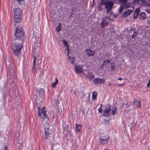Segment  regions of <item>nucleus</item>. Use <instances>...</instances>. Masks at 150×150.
<instances>
[{"instance_id": "obj_1", "label": "nucleus", "mask_w": 150, "mask_h": 150, "mask_svg": "<svg viewBox=\"0 0 150 150\" xmlns=\"http://www.w3.org/2000/svg\"><path fill=\"white\" fill-rule=\"evenodd\" d=\"M105 109L103 113V115L105 117H108L110 114V111L111 110V114L114 115L116 111L115 107L113 106L111 109V106L110 105H107L105 106Z\"/></svg>"}, {"instance_id": "obj_2", "label": "nucleus", "mask_w": 150, "mask_h": 150, "mask_svg": "<svg viewBox=\"0 0 150 150\" xmlns=\"http://www.w3.org/2000/svg\"><path fill=\"white\" fill-rule=\"evenodd\" d=\"M100 4L101 5H105V8L106 9V13H108L112 8L113 3L109 0H102L100 2Z\"/></svg>"}, {"instance_id": "obj_3", "label": "nucleus", "mask_w": 150, "mask_h": 150, "mask_svg": "<svg viewBox=\"0 0 150 150\" xmlns=\"http://www.w3.org/2000/svg\"><path fill=\"white\" fill-rule=\"evenodd\" d=\"M22 47V45L21 43L15 42L12 44V47L15 55H18Z\"/></svg>"}, {"instance_id": "obj_4", "label": "nucleus", "mask_w": 150, "mask_h": 150, "mask_svg": "<svg viewBox=\"0 0 150 150\" xmlns=\"http://www.w3.org/2000/svg\"><path fill=\"white\" fill-rule=\"evenodd\" d=\"M15 35L18 38H22L24 36L23 29L17 26L15 31Z\"/></svg>"}, {"instance_id": "obj_5", "label": "nucleus", "mask_w": 150, "mask_h": 150, "mask_svg": "<svg viewBox=\"0 0 150 150\" xmlns=\"http://www.w3.org/2000/svg\"><path fill=\"white\" fill-rule=\"evenodd\" d=\"M33 34L36 38L35 41L34 43V45L38 47L40 45V42L41 40L40 35L39 33L36 34V32L34 33Z\"/></svg>"}, {"instance_id": "obj_6", "label": "nucleus", "mask_w": 150, "mask_h": 150, "mask_svg": "<svg viewBox=\"0 0 150 150\" xmlns=\"http://www.w3.org/2000/svg\"><path fill=\"white\" fill-rule=\"evenodd\" d=\"M109 19H110V18L107 17H105L102 19V22L100 23V25L102 29L104 28L105 25L106 26L108 24Z\"/></svg>"}, {"instance_id": "obj_7", "label": "nucleus", "mask_w": 150, "mask_h": 150, "mask_svg": "<svg viewBox=\"0 0 150 150\" xmlns=\"http://www.w3.org/2000/svg\"><path fill=\"white\" fill-rule=\"evenodd\" d=\"M93 81L95 84H103L105 82V80L104 79H100L99 78H94Z\"/></svg>"}, {"instance_id": "obj_8", "label": "nucleus", "mask_w": 150, "mask_h": 150, "mask_svg": "<svg viewBox=\"0 0 150 150\" xmlns=\"http://www.w3.org/2000/svg\"><path fill=\"white\" fill-rule=\"evenodd\" d=\"M14 16L16 15L18 16H22V13L21 9L19 8H17L14 10Z\"/></svg>"}, {"instance_id": "obj_9", "label": "nucleus", "mask_w": 150, "mask_h": 150, "mask_svg": "<svg viewBox=\"0 0 150 150\" xmlns=\"http://www.w3.org/2000/svg\"><path fill=\"white\" fill-rule=\"evenodd\" d=\"M67 50L68 52L67 56V58L69 62L71 64H74V62L76 61V58H74V57H73L71 58V57L69 55V50L68 49Z\"/></svg>"}, {"instance_id": "obj_10", "label": "nucleus", "mask_w": 150, "mask_h": 150, "mask_svg": "<svg viewBox=\"0 0 150 150\" xmlns=\"http://www.w3.org/2000/svg\"><path fill=\"white\" fill-rule=\"evenodd\" d=\"M21 16H14V21L15 22L16 26L17 25V23H18L21 21Z\"/></svg>"}, {"instance_id": "obj_11", "label": "nucleus", "mask_w": 150, "mask_h": 150, "mask_svg": "<svg viewBox=\"0 0 150 150\" xmlns=\"http://www.w3.org/2000/svg\"><path fill=\"white\" fill-rule=\"evenodd\" d=\"M109 138V136L108 135L103 134L102 136L100 137V140H101V142H102L103 141H105V143H107L106 141H108Z\"/></svg>"}, {"instance_id": "obj_12", "label": "nucleus", "mask_w": 150, "mask_h": 150, "mask_svg": "<svg viewBox=\"0 0 150 150\" xmlns=\"http://www.w3.org/2000/svg\"><path fill=\"white\" fill-rule=\"evenodd\" d=\"M83 69L79 65L76 66L75 68V72L78 74H81L82 72Z\"/></svg>"}, {"instance_id": "obj_13", "label": "nucleus", "mask_w": 150, "mask_h": 150, "mask_svg": "<svg viewBox=\"0 0 150 150\" xmlns=\"http://www.w3.org/2000/svg\"><path fill=\"white\" fill-rule=\"evenodd\" d=\"M85 52L86 54L88 56L93 55L95 54L94 51H92L91 50L88 49H86Z\"/></svg>"}, {"instance_id": "obj_14", "label": "nucleus", "mask_w": 150, "mask_h": 150, "mask_svg": "<svg viewBox=\"0 0 150 150\" xmlns=\"http://www.w3.org/2000/svg\"><path fill=\"white\" fill-rule=\"evenodd\" d=\"M146 17V15L144 12L141 13L139 15V18L140 20H144Z\"/></svg>"}, {"instance_id": "obj_15", "label": "nucleus", "mask_w": 150, "mask_h": 150, "mask_svg": "<svg viewBox=\"0 0 150 150\" xmlns=\"http://www.w3.org/2000/svg\"><path fill=\"white\" fill-rule=\"evenodd\" d=\"M132 10H128L125 11L123 14V17H127L129 16L131 13L132 12Z\"/></svg>"}, {"instance_id": "obj_16", "label": "nucleus", "mask_w": 150, "mask_h": 150, "mask_svg": "<svg viewBox=\"0 0 150 150\" xmlns=\"http://www.w3.org/2000/svg\"><path fill=\"white\" fill-rule=\"evenodd\" d=\"M34 59H33V68H32V71L34 73H35L36 72V70H35V61L36 59V57L35 55H34Z\"/></svg>"}, {"instance_id": "obj_17", "label": "nucleus", "mask_w": 150, "mask_h": 150, "mask_svg": "<svg viewBox=\"0 0 150 150\" xmlns=\"http://www.w3.org/2000/svg\"><path fill=\"white\" fill-rule=\"evenodd\" d=\"M33 52L36 55L39 56L40 54L39 48H38V49L36 48H34Z\"/></svg>"}, {"instance_id": "obj_18", "label": "nucleus", "mask_w": 150, "mask_h": 150, "mask_svg": "<svg viewBox=\"0 0 150 150\" xmlns=\"http://www.w3.org/2000/svg\"><path fill=\"white\" fill-rule=\"evenodd\" d=\"M55 82H53L51 85L52 87L53 88H54L56 86L58 82V80L57 77H55Z\"/></svg>"}, {"instance_id": "obj_19", "label": "nucleus", "mask_w": 150, "mask_h": 150, "mask_svg": "<svg viewBox=\"0 0 150 150\" xmlns=\"http://www.w3.org/2000/svg\"><path fill=\"white\" fill-rule=\"evenodd\" d=\"M141 101L135 100L133 102V104L136 105L137 107H139L140 106Z\"/></svg>"}, {"instance_id": "obj_20", "label": "nucleus", "mask_w": 150, "mask_h": 150, "mask_svg": "<svg viewBox=\"0 0 150 150\" xmlns=\"http://www.w3.org/2000/svg\"><path fill=\"white\" fill-rule=\"evenodd\" d=\"M50 127L49 124L47 122H46L44 125L45 130L49 131Z\"/></svg>"}, {"instance_id": "obj_21", "label": "nucleus", "mask_w": 150, "mask_h": 150, "mask_svg": "<svg viewBox=\"0 0 150 150\" xmlns=\"http://www.w3.org/2000/svg\"><path fill=\"white\" fill-rule=\"evenodd\" d=\"M139 11V10H138L137 11V10H136L135 11L133 15V19H135L137 18L138 16Z\"/></svg>"}, {"instance_id": "obj_22", "label": "nucleus", "mask_w": 150, "mask_h": 150, "mask_svg": "<svg viewBox=\"0 0 150 150\" xmlns=\"http://www.w3.org/2000/svg\"><path fill=\"white\" fill-rule=\"evenodd\" d=\"M61 26L62 25L61 23H59L58 26L56 28V31L57 32H58L62 30Z\"/></svg>"}, {"instance_id": "obj_23", "label": "nucleus", "mask_w": 150, "mask_h": 150, "mask_svg": "<svg viewBox=\"0 0 150 150\" xmlns=\"http://www.w3.org/2000/svg\"><path fill=\"white\" fill-rule=\"evenodd\" d=\"M40 94V97H42L45 95V92L44 90L43 89H41L39 92Z\"/></svg>"}, {"instance_id": "obj_24", "label": "nucleus", "mask_w": 150, "mask_h": 150, "mask_svg": "<svg viewBox=\"0 0 150 150\" xmlns=\"http://www.w3.org/2000/svg\"><path fill=\"white\" fill-rule=\"evenodd\" d=\"M76 130L78 131H79L81 128V125H79L78 124L76 125Z\"/></svg>"}, {"instance_id": "obj_25", "label": "nucleus", "mask_w": 150, "mask_h": 150, "mask_svg": "<svg viewBox=\"0 0 150 150\" xmlns=\"http://www.w3.org/2000/svg\"><path fill=\"white\" fill-rule=\"evenodd\" d=\"M44 132L45 133V139H47L49 137V131L47 130H44Z\"/></svg>"}, {"instance_id": "obj_26", "label": "nucleus", "mask_w": 150, "mask_h": 150, "mask_svg": "<svg viewBox=\"0 0 150 150\" xmlns=\"http://www.w3.org/2000/svg\"><path fill=\"white\" fill-rule=\"evenodd\" d=\"M97 93L96 92H94L92 93V97L94 99H95L97 98Z\"/></svg>"}, {"instance_id": "obj_27", "label": "nucleus", "mask_w": 150, "mask_h": 150, "mask_svg": "<svg viewBox=\"0 0 150 150\" xmlns=\"http://www.w3.org/2000/svg\"><path fill=\"white\" fill-rule=\"evenodd\" d=\"M45 107H44L43 109L41 110V111H42V113L43 115L45 117H46V113L45 112Z\"/></svg>"}, {"instance_id": "obj_28", "label": "nucleus", "mask_w": 150, "mask_h": 150, "mask_svg": "<svg viewBox=\"0 0 150 150\" xmlns=\"http://www.w3.org/2000/svg\"><path fill=\"white\" fill-rule=\"evenodd\" d=\"M124 8V7L123 6H122V5H120L119 10V13H121L122 12Z\"/></svg>"}, {"instance_id": "obj_29", "label": "nucleus", "mask_w": 150, "mask_h": 150, "mask_svg": "<svg viewBox=\"0 0 150 150\" xmlns=\"http://www.w3.org/2000/svg\"><path fill=\"white\" fill-rule=\"evenodd\" d=\"M100 144L103 145H105L106 144H108V141H106L107 143H105V141H102V142H101V140H100Z\"/></svg>"}, {"instance_id": "obj_30", "label": "nucleus", "mask_w": 150, "mask_h": 150, "mask_svg": "<svg viewBox=\"0 0 150 150\" xmlns=\"http://www.w3.org/2000/svg\"><path fill=\"white\" fill-rule=\"evenodd\" d=\"M134 33L132 36V38H134L137 35V32L135 31L134 30H133Z\"/></svg>"}, {"instance_id": "obj_31", "label": "nucleus", "mask_w": 150, "mask_h": 150, "mask_svg": "<svg viewBox=\"0 0 150 150\" xmlns=\"http://www.w3.org/2000/svg\"><path fill=\"white\" fill-rule=\"evenodd\" d=\"M110 62V61L109 60H105L103 61V64L102 65V66L103 65H106Z\"/></svg>"}, {"instance_id": "obj_32", "label": "nucleus", "mask_w": 150, "mask_h": 150, "mask_svg": "<svg viewBox=\"0 0 150 150\" xmlns=\"http://www.w3.org/2000/svg\"><path fill=\"white\" fill-rule=\"evenodd\" d=\"M63 43L65 46L68 47V45L67 42L65 40H62Z\"/></svg>"}, {"instance_id": "obj_33", "label": "nucleus", "mask_w": 150, "mask_h": 150, "mask_svg": "<svg viewBox=\"0 0 150 150\" xmlns=\"http://www.w3.org/2000/svg\"><path fill=\"white\" fill-rule=\"evenodd\" d=\"M125 8H127L130 6V3H127L126 4H125L123 6Z\"/></svg>"}, {"instance_id": "obj_34", "label": "nucleus", "mask_w": 150, "mask_h": 150, "mask_svg": "<svg viewBox=\"0 0 150 150\" xmlns=\"http://www.w3.org/2000/svg\"><path fill=\"white\" fill-rule=\"evenodd\" d=\"M37 108H38V116H41V112H40V107L39 106H37Z\"/></svg>"}, {"instance_id": "obj_35", "label": "nucleus", "mask_w": 150, "mask_h": 150, "mask_svg": "<svg viewBox=\"0 0 150 150\" xmlns=\"http://www.w3.org/2000/svg\"><path fill=\"white\" fill-rule=\"evenodd\" d=\"M17 2L19 4H23L24 3L23 0H16Z\"/></svg>"}, {"instance_id": "obj_36", "label": "nucleus", "mask_w": 150, "mask_h": 150, "mask_svg": "<svg viewBox=\"0 0 150 150\" xmlns=\"http://www.w3.org/2000/svg\"><path fill=\"white\" fill-rule=\"evenodd\" d=\"M127 1V0H119V1L123 4H125Z\"/></svg>"}, {"instance_id": "obj_37", "label": "nucleus", "mask_w": 150, "mask_h": 150, "mask_svg": "<svg viewBox=\"0 0 150 150\" xmlns=\"http://www.w3.org/2000/svg\"><path fill=\"white\" fill-rule=\"evenodd\" d=\"M142 1V3L141 4H144L145 3L146 1L145 0H140V1H139V4L140 3V1Z\"/></svg>"}, {"instance_id": "obj_38", "label": "nucleus", "mask_w": 150, "mask_h": 150, "mask_svg": "<svg viewBox=\"0 0 150 150\" xmlns=\"http://www.w3.org/2000/svg\"><path fill=\"white\" fill-rule=\"evenodd\" d=\"M111 70L112 71H114L115 70V67L114 65L113 64V65H111Z\"/></svg>"}, {"instance_id": "obj_39", "label": "nucleus", "mask_w": 150, "mask_h": 150, "mask_svg": "<svg viewBox=\"0 0 150 150\" xmlns=\"http://www.w3.org/2000/svg\"><path fill=\"white\" fill-rule=\"evenodd\" d=\"M94 77V75L93 74H92L90 76L89 78L91 80H92V79Z\"/></svg>"}, {"instance_id": "obj_40", "label": "nucleus", "mask_w": 150, "mask_h": 150, "mask_svg": "<svg viewBox=\"0 0 150 150\" xmlns=\"http://www.w3.org/2000/svg\"><path fill=\"white\" fill-rule=\"evenodd\" d=\"M59 103V102L58 100H57L55 102V104L57 105V108H58V106H57V105Z\"/></svg>"}, {"instance_id": "obj_41", "label": "nucleus", "mask_w": 150, "mask_h": 150, "mask_svg": "<svg viewBox=\"0 0 150 150\" xmlns=\"http://www.w3.org/2000/svg\"><path fill=\"white\" fill-rule=\"evenodd\" d=\"M98 112L99 113H101L102 112L103 110L102 109V108H99L98 109Z\"/></svg>"}, {"instance_id": "obj_42", "label": "nucleus", "mask_w": 150, "mask_h": 150, "mask_svg": "<svg viewBox=\"0 0 150 150\" xmlns=\"http://www.w3.org/2000/svg\"><path fill=\"white\" fill-rule=\"evenodd\" d=\"M150 86V80H149L148 83L147 84V86L149 87Z\"/></svg>"}, {"instance_id": "obj_43", "label": "nucleus", "mask_w": 150, "mask_h": 150, "mask_svg": "<svg viewBox=\"0 0 150 150\" xmlns=\"http://www.w3.org/2000/svg\"><path fill=\"white\" fill-rule=\"evenodd\" d=\"M4 150H8L7 146L6 145H5L4 146Z\"/></svg>"}, {"instance_id": "obj_44", "label": "nucleus", "mask_w": 150, "mask_h": 150, "mask_svg": "<svg viewBox=\"0 0 150 150\" xmlns=\"http://www.w3.org/2000/svg\"><path fill=\"white\" fill-rule=\"evenodd\" d=\"M146 11L147 12L150 13V9H147Z\"/></svg>"}, {"instance_id": "obj_45", "label": "nucleus", "mask_w": 150, "mask_h": 150, "mask_svg": "<svg viewBox=\"0 0 150 150\" xmlns=\"http://www.w3.org/2000/svg\"><path fill=\"white\" fill-rule=\"evenodd\" d=\"M124 85V84H119L118 85V86H123Z\"/></svg>"}, {"instance_id": "obj_46", "label": "nucleus", "mask_w": 150, "mask_h": 150, "mask_svg": "<svg viewBox=\"0 0 150 150\" xmlns=\"http://www.w3.org/2000/svg\"><path fill=\"white\" fill-rule=\"evenodd\" d=\"M105 120V123H107L108 124H109V122H108V120Z\"/></svg>"}, {"instance_id": "obj_47", "label": "nucleus", "mask_w": 150, "mask_h": 150, "mask_svg": "<svg viewBox=\"0 0 150 150\" xmlns=\"http://www.w3.org/2000/svg\"><path fill=\"white\" fill-rule=\"evenodd\" d=\"M14 4L15 3H14V2H12V6H14Z\"/></svg>"}, {"instance_id": "obj_48", "label": "nucleus", "mask_w": 150, "mask_h": 150, "mask_svg": "<svg viewBox=\"0 0 150 150\" xmlns=\"http://www.w3.org/2000/svg\"><path fill=\"white\" fill-rule=\"evenodd\" d=\"M122 79L121 78H119L118 79V80H121Z\"/></svg>"}, {"instance_id": "obj_49", "label": "nucleus", "mask_w": 150, "mask_h": 150, "mask_svg": "<svg viewBox=\"0 0 150 150\" xmlns=\"http://www.w3.org/2000/svg\"><path fill=\"white\" fill-rule=\"evenodd\" d=\"M102 104H100V108H102Z\"/></svg>"}, {"instance_id": "obj_50", "label": "nucleus", "mask_w": 150, "mask_h": 150, "mask_svg": "<svg viewBox=\"0 0 150 150\" xmlns=\"http://www.w3.org/2000/svg\"><path fill=\"white\" fill-rule=\"evenodd\" d=\"M111 86L110 84V83H109V84L108 85V86Z\"/></svg>"}, {"instance_id": "obj_51", "label": "nucleus", "mask_w": 150, "mask_h": 150, "mask_svg": "<svg viewBox=\"0 0 150 150\" xmlns=\"http://www.w3.org/2000/svg\"><path fill=\"white\" fill-rule=\"evenodd\" d=\"M131 30H133V29H131Z\"/></svg>"}, {"instance_id": "obj_52", "label": "nucleus", "mask_w": 150, "mask_h": 150, "mask_svg": "<svg viewBox=\"0 0 150 150\" xmlns=\"http://www.w3.org/2000/svg\"><path fill=\"white\" fill-rule=\"evenodd\" d=\"M94 1H95V0H93V2Z\"/></svg>"}, {"instance_id": "obj_53", "label": "nucleus", "mask_w": 150, "mask_h": 150, "mask_svg": "<svg viewBox=\"0 0 150 150\" xmlns=\"http://www.w3.org/2000/svg\"><path fill=\"white\" fill-rule=\"evenodd\" d=\"M100 11H101V9H100Z\"/></svg>"}]
</instances>
